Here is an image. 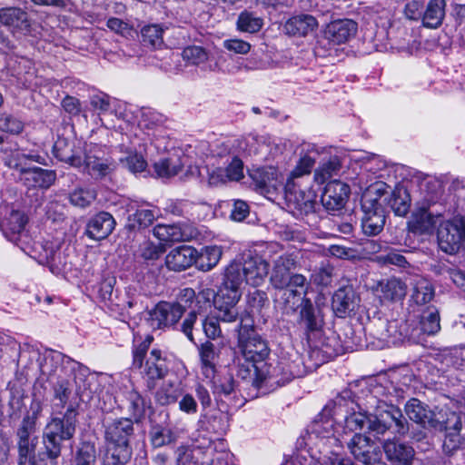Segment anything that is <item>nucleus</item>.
I'll list each match as a JSON object with an SVG mask.
<instances>
[{
	"mask_svg": "<svg viewBox=\"0 0 465 465\" xmlns=\"http://www.w3.org/2000/svg\"><path fill=\"white\" fill-rule=\"evenodd\" d=\"M344 430L350 431L366 430L373 436H383L386 432L398 437H406L410 423L401 410L384 401H379L371 413L364 411L358 406L344 420Z\"/></svg>",
	"mask_w": 465,
	"mask_h": 465,
	"instance_id": "nucleus-1",
	"label": "nucleus"
},
{
	"mask_svg": "<svg viewBox=\"0 0 465 465\" xmlns=\"http://www.w3.org/2000/svg\"><path fill=\"white\" fill-rule=\"evenodd\" d=\"M134 422L130 418H119L104 425V440L108 454L104 465H125L132 458L130 444L134 436Z\"/></svg>",
	"mask_w": 465,
	"mask_h": 465,
	"instance_id": "nucleus-2",
	"label": "nucleus"
},
{
	"mask_svg": "<svg viewBox=\"0 0 465 465\" xmlns=\"http://www.w3.org/2000/svg\"><path fill=\"white\" fill-rule=\"evenodd\" d=\"M77 411L69 406L63 418H53L45 426L43 433L44 451L40 454L50 460L61 456L62 442L71 440L76 430Z\"/></svg>",
	"mask_w": 465,
	"mask_h": 465,
	"instance_id": "nucleus-3",
	"label": "nucleus"
},
{
	"mask_svg": "<svg viewBox=\"0 0 465 465\" xmlns=\"http://www.w3.org/2000/svg\"><path fill=\"white\" fill-rule=\"evenodd\" d=\"M153 340V336L147 335L144 340L137 343L138 341L135 336L133 348V366L138 369L143 368L142 374L147 380L149 389H153L155 381L163 379L169 371L166 358L163 356L162 351L158 349H153L149 356L146 357L145 363L143 364Z\"/></svg>",
	"mask_w": 465,
	"mask_h": 465,
	"instance_id": "nucleus-4",
	"label": "nucleus"
},
{
	"mask_svg": "<svg viewBox=\"0 0 465 465\" xmlns=\"http://www.w3.org/2000/svg\"><path fill=\"white\" fill-rule=\"evenodd\" d=\"M238 331V348L244 361H251L260 366V375H265L267 369L272 370L273 367L266 362L270 354V348L266 340H264L254 330L252 322L243 323L242 320L237 325Z\"/></svg>",
	"mask_w": 465,
	"mask_h": 465,
	"instance_id": "nucleus-5",
	"label": "nucleus"
},
{
	"mask_svg": "<svg viewBox=\"0 0 465 465\" xmlns=\"http://www.w3.org/2000/svg\"><path fill=\"white\" fill-rule=\"evenodd\" d=\"M387 188L385 183L377 184L361 197V228L368 236L378 235L385 225V212L380 200L388 193Z\"/></svg>",
	"mask_w": 465,
	"mask_h": 465,
	"instance_id": "nucleus-6",
	"label": "nucleus"
},
{
	"mask_svg": "<svg viewBox=\"0 0 465 465\" xmlns=\"http://www.w3.org/2000/svg\"><path fill=\"white\" fill-rule=\"evenodd\" d=\"M27 215L20 210L7 207L0 221V230L4 236L24 252L33 256L35 242L26 230Z\"/></svg>",
	"mask_w": 465,
	"mask_h": 465,
	"instance_id": "nucleus-7",
	"label": "nucleus"
},
{
	"mask_svg": "<svg viewBox=\"0 0 465 465\" xmlns=\"http://www.w3.org/2000/svg\"><path fill=\"white\" fill-rule=\"evenodd\" d=\"M296 267L295 259L292 255L279 256L273 262L270 275V282L274 289L292 286L304 289L307 279L300 273H292Z\"/></svg>",
	"mask_w": 465,
	"mask_h": 465,
	"instance_id": "nucleus-8",
	"label": "nucleus"
},
{
	"mask_svg": "<svg viewBox=\"0 0 465 465\" xmlns=\"http://www.w3.org/2000/svg\"><path fill=\"white\" fill-rule=\"evenodd\" d=\"M437 238L441 251L448 254L457 253L465 242V217L456 215L442 223Z\"/></svg>",
	"mask_w": 465,
	"mask_h": 465,
	"instance_id": "nucleus-9",
	"label": "nucleus"
},
{
	"mask_svg": "<svg viewBox=\"0 0 465 465\" xmlns=\"http://www.w3.org/2000/svg\"><path fill=\"white\" fill-rule=\"evenodd\" d=\"M212 391L221 411L228 412L232 408L242 405L238 384L231 372H226L218 379H213Z\"/></svg>",
	"mask_w": 465,
	"mask_h": 465,
	"instance_id": "nucleus-10",
	"label": "nucleus"
},
{
	"mask_svg": "<svg viewBox=\"0 0 465 465\" xmlns=\"http://www.w3.org/2000/svg\"><path fill=\"white\" fill-rule=\"evenodd\" d=\"M95 179L104 178L116 169V163L107 155L103 146L89 144L84 149L83 166Z\"/></svg>",
	"mask_w": 465,
	"mask_h": 465,
	"instance_id": "nucleus-11",
	"label": "nucleus"
},
{
	"mask_svg": "<svg viewBox=\"0 0 465 465\" xmlns=\"http://www.w3.org/2000/svg\"><path fill=\"white\" fill-rule=\"evenodd\" d=\"M341 446L346 445L353 458L362 465H371L381 457V450L376 443L365 434L355 432L351 438L341 437Z\"/></svg>",
	"mask_w": 465,
	"mask_h": 465,
	"instance_id": "nucleus-12",
	"label": "nucleus"
},
{
	"mask_svg": "<svg viewBox=\"0 0 465 465\" xmlns=\"http://www.w3.org/2000/svg\"><path fill=\"white\" fill-rule=\"evenodd\" d=\"M77 367H79V362L55 351L45 353L43 361L39 363L41 374L46 377L48 381L63 378V376H71Z\"/></svg>",
	"mask_w": 465,
	"mask_h": 465,
	"instance_id": "nucleus-13",
	"label": "nucleus"
},
{
	"mask_svg": "<svg viewBox=\"0 0 465 465\" xmlns=\"http://www.w3.org/2000/svg\"><path fill=\"white\" fill-rule=\"evenodd\" d=\"M241 292L236 288H230L223 284L216 295L213 303L219 312V319L224 322H233L238 319L236 304L240 301Z\"/></svg>",
	"mask_w": 465,
	"mask_h": 465,
	"instance_id": "nucleus-14",
	"label": "nucleus"
},
{
	"mask_svg": "<svg viewBox=\"0 0 465 465\" xmlns=\"http://www.w3.org/2000/svg\"><path fill=\"white\" fill-rule=\"evenodd\" d=\"M260 369L257 363L251 361H244L242 357H238L236 360L237 377L243 381H251L253 387L260 389L263 386H272L275 383H279V381L275 380L276 368L272 370L267 369V373L262 376L260 375Z\"/></svg>",
	"mask_w": 465,
	"mask_h": 465,
	"instance_id": "nucleus-15",
	"label": "nucleus"
},
{
	"mask_svg": "<svg viewBox=\"0 0 465 465\" xmlns=\"http://www.w3.org/2000/svg\"><path fill=\"white\" fill-rule=\"evenodd\" d=\"M409 419L424 429H440V411H432L429 406L416 398L410 399L404 406Z\"/></svg>",
	"mask_w": 465,
	"mask_h": 465,
	"instance_id": "nucleus-16",
	"label": "nucleus"
},
{
	"mask_svg": "<svg viewBox=\"0 0 465 465\" xmlns=\"http://www.w3.org/2000/svg\"><path fill=\"white\" fill-rule=\"evenodd\" d=\"M185 312V308L178 302H160L150 312L153 328L163 329L176 324Z\"/></svg>",
	"mask_w": 465,
	"mask_h": 465,
	"instance_id": "nucleus-17",
	"label": "nucleus"
},
{
	"mask_svg": "<svg viewBox=\"0 0 465 465\" xmlns=\"http://www.w3.org/2000/svg\"><path fill=\"white\" fill-rule=\"evenodd\" d=\"M153 235L162 242H188L196 239L199 231L192 223H178L157 224L153 227Z\"/></svg>",
	"mask_w": 465,
	"mask_h": 465,
	"instance_id": "nucleus-18",
	"label": "nucleus"
},
{
	"mask_svg": "<svg viewBox=\"0 0 465 465\" xmlns=\"http://www.w3.org/2000/svg\"><path fill=\"white\" fill-rule=\"evenodd\" d=\"M286 199L289 202V206L292 208L294 214L301 219L313 215L316 201L312 197V194L305 193L299 188H296L292 180H288L285 184Z\"/></svg>",
	"mask_w": 465,
	"mask_h": 465,
	"instance_id": "nucleus-19",
	"label": "nucleus"
},
{
	"mask_svg": "<svg viewBox=\"0 0 465 465\" xmlns=\"http://www.w3.org/2000/svg\"><path fill=\"white\" fill-rule=\"evenodd\" d=\"M382 449L391 465H411L414 460L415 450L412 446L396 439L385 440Z\"/></svg>",
	"mask_w": 465,
	"mask_h": 465,
	"instance_id": "nucleus-20",
	"label": "nucleus"
},
{
	"mask_svg": "<svg viewBox=\"0 0 465 465\" xmlns=\"http://www.w3.org/2000/svg\"><path fill=\"white\" fill-rule=\"evenodd\" d=\"M350 194V187L338 180L328 183L322 194L321 201L328 210L341 209Z\"/></svg>",
	"mask_w": 465,
	"mask_h": 465,
	"instance_id": "nucleus-21",
	"label": "nucleus"
},
{
	"mask_svg": "<svg viewBox=\"0 0 465 465\" xmlns=\"http://www.w3.org/2000/svg\"><path fill=\"white\" fill-rule=\"evenodd\" d=\"M53 153L59 161L66 163L74 168H81L83 166V149L80 146V143L76 145L74 141L59 137L54 144Z\"/></svg>",
	"mask_w": 465,
	"mask_h": 465,
	"instance_id": "nucleus-22",
	"label": "nucleus"
},
{
	"mask_svg": "<svg viewBox=\"0 0 465 465\" xmlns=\"http://www.w3.org/2000/svg\"><path fill=\"white\" fill-rule=\"evenodd\" d=\"M331 416V409L326 406L322 413L320 419L315 420L310 426V437H314L320 440H323L326 445H333L336 442L340 443L341 439L334 436L333 432V420L330 418Z\"/></svg>",
	"mask_w": 465,
	"mask_h": 465,
	"instance_id": "nucleus-23",
	"label": "nucleus"
},
{
	"mask_svg": "<svg viewBox=\"0 0 465 465\" xmlns=\"http://www.w3.org/2000/svg\"><path fill=\"white\" fill-rule=\"evenodd\" d=\"M359 302L354 289L351 285L340 287L332 295L331 308L336 316L340 318L346 317L353 312Z\"/></svg>",
	"mask_w": 465,
	"mask_h": 465,
	"instance_id": "nucleus-24",
	"label": "nucleus"
},
{
	"mask_svg": "<svg viewBox=\"0 0 465 465\" xmlns=\"http://www.w3.org/2000/svg\"><path fill=\"white\" fill-rule=\"evenodd\" d=\"M196 249L189 245H181L172 249L165 257L167 268L174 272H183L194 264Z\"/></svg>",
	"mask_w": 465,
	"mask_h": 465,
	"instance_id": "nucleus-25",
	"label": "nucleus"
},
{
	"mask_svg": "<svg viewBox=\"0 0 465 465\" xmlns=\"http://www.w3.org/2000/svg\"><path fill=\"white\" fill-rule=\"evenodd\" d=\"M358 25L351 19H337L331 21L325 29V36L334 44H343L353 37Z\"/></svg>",
	"mask_w": 465,
	"mask_h": 465,
	"instance_id": "nucleus-26",
	"label": "nucleus"
},
{
	"mask_svg": "<svg viewBox=\"0 0 465 465\" xmlns=\"http://www.w3.org/2000/svg\"><path fill=\"white\" fill-rule=\"evenodd\" d=\"M250 176L255 190L262 194L274 193L282 185L277 170L273 167L256 169Z\"/></svg>",
	"mask_w": 465,
	"mask_h": 465,
	"instance_id": "nucleus-27",
	"label": "nucleus"
},
{
	"mask_svg": "<svg viewBox=\"0 0 465 465\" xmlns=\"http://www.w3.org/2000/svg\"><path fill=\"white\" fill-rule=\"evenodd\" d=\"M318 25V21L313 15L300 14L289 18L285 22L283 29L289 35L301 37L315 31Z\"/></svg>",
	"mask_w": 465,
	"mask_h": 465,
	"instance_id": "nucleus-28",
	"label": "nucleus"
},
{
	"mask_svg": "<svg viewBox=\"0 0 465 465\" xmlns=\"http://www.w3.org/2000/svg\"><path fill=\"white\" fill-rule=\"evenodd\" d=\"M114 226L113 215L107 212H101L88 222L87 235L94 240H103L112 233Z\"/></svg>",
	"mask_w": 465,
	"mask_h": 465,
	"instance_id": "nucleus-29",
	"label": "nucleus"
},
{
	"mask_svg": "<svg viewBox=\"0 0 465 465\" xmlns=\"http://www.w3.org/2000/svg\"><path fill=\"white\" fill-rule=\"evenodd\" d=\"M242 262L246 274V283L252 286L262 284L269 273V263L260 256H250L244 259Z\"/></svg>",
	"mask_w": 465,
	"mask_h": 465,
	"instance_id": "nucleus-30",
	"label": "nucleus"
},
{
	"mask_svg": "<svg viewBox=\"0 0 465 465\" xmlns=\"http://www.w3.org/2000/svg\"><path fill=\"white\" fill-rule=\"evenodd\" d=\"M0 24L17 31L30 28L28 14L24 9L15 6L0 8Z\"/></svg>",
	"mask_w": 465,
	"mask_h": 465,
	"instance_id": "nucleus-31",
	"label": "nucleus"
},
{
	"mask_svg": "<svg viewBox=\"0 0 465 465\" xmlns=\"http://www.w3.org/2000/svg\"><path fill=\"white\" fill-rule=\"evenodd\" d=\"M20 179L27 186L47 189L54 183L56 173L52 170L29 166L27 170H24Z\"/></svg>",
	"mask_w": 465,
	"mask_h": 465,
	"instance_id": "nucleus-32",
	"label": "nucleus"
},
{
	"mask_svg": "<svg viewBox=\"0 0 465 465\" xmlns=\"http://www.w3.org/2000/svg\"><path fill=\"white\" fill-rule=\"evenodd\" d=\"M202 374L208 380H213L216 373V361L219 352L211 341H205L199 348Z\"/></svg>",
	"mask_w": 465,
	"mask_h": 465,
	"instance_id": "nucleus-33",
	"label": "nucleus"
},
{
	"mask_svg": "<svg viewBox=\"0 0 465 465\" xmlns=\"http://www.w3.org/2000/svg\"><path fill=\"white\" fill-rule=\"evenodd\" d=\"M445 0H430L422 13V24L428 28H438L445 17Z\"/></svg>",
	"mask_w": 465,
	"mask_h": 465,
	"instance_id": "nucleus-34",
	"label": "nucleus"
},
{
	"mask_svg": "<svg viewBox=\"0 0 465 465\" xmlns=\"http://www.w3.org/2000/svg\"><path fill=\"white\" fill-rule=\"evenodd\" d=\"M307 286L304 289L288 286L277 289L279 292L276 293V299H279L284 305L286 311L294 312L299 306L302 305V301L308 300L305 298Z\"/></svg>",
	"mask_w": 465,
	"mask_h": 465,
	"instance_id": "nucleus-35",
	"label": "nucleus"
},
{
	"mask_svg": "<svg viewBox=\"0 0 465 465\" xmlns=\"http://www.w3.org/2000/svg\"><path fill=\"white\" fill-rule=\"evenodd\" d=\"M223 255L221 247L205 246L200 252L196 250L194 264L196 268L203 272H209L214 268L220 262Z\"/></svg>",
	"mask_w": 465,
	"mask_h": 465,
	"instance_id": "nucleus-36",
	"label": "nucleus"
},
{
	"mask_svg": "<svg viewBox=\"0 0 465 465\" xmlns=\"http://www.w3.org/2000/svg\"><path fill=\"white\" fill-rule=\"evenodd\" d=\"M379 292L384 300L396 302L402 300L407 292V285L398 278H390L379 282Z\"/></svg>",
	"mask_w": 465,
	"mask_h": 465,
	"instance_id": "nucleus-37",
	"label": "nucleus"
},
{
	"mask_svg": "<svg viewBox=\"0 0 465 465\" xmlns=\"http://www.w3.org/2000/svg\"><path fill=\"white\" fill-rule=\"evenodd\" d=\"M127 210L128 212H134L128 216V227L132 230L150 226L156 216L153 210L139 208L134 203L128 204Z\"/></svg>",
	"mask_w": 465,
	"mask_h": 465,
	"instance_id": "nucleus-38",
	"label": "nucleus"
},
{
	"mask_svg": "<svg viewBox=\"0 0 465 465\" xmlns=\"http://www.w3.org/2000/svg\"><path fill=\"white\" fill-rule=\"evenodd\" d=\"M97 452L94 443L83 441L73 453L70 465H96Z\"/></svg>",
	"mask_w": 465,
	"mask_h": 465,
	"instance_id": "nucleus-39",
	"label": "nucleus"
},
{
	"mask_svg": "<svg viewBox=\"0 0 465 465\" xmlns=\"http://www.w3.org/2000/svg\"><path fill=\"white\" fill-rule=\"evenodd\" d=\"M236 29L242 33L255 34L263 26V19L247 9L242 11L236 20Z\"/></svg>",
	"mask_w": 465,
	"mask_h": 465,
	"instance_id": "nucleus-40",
	"label": "nucleus"
},
{
	"mask_svg": "<svg viewBox=\"0 0 465 465\" xmlns=\"http://www.w3.org/2000/svg\"><path fill=\"white\" fill-rule=\"evenodd\" d=\"M435 223V217L426 208H420L413 213L410 228L413 232L422 234L430 232Z\"/></svg>",
	"mask_w": 465,
	"mask_h": 465,
	"instance_id": "nucleus-41",
	"label": "nucleus"
},
{
	"mask_svg": "<svg viewBox=\"0 0 465 465\" xmlns=\"http://www.w3.org/2000/svg\"><path fill=\"white\" fill-rule=\"evenodd\" d=\"M341 168V162L339 156H331L327 161L321 163L314 172V181L322 184L331 177L337 175Z\"/></svg>",
	"mask_w": 465,
	"mask_h": 465,
	"instance_id": "nucleus-42",
	"label": "nucleus"
},
{
	"mask_svg": "<svg viewBox=\"0 0 465 465\" xmlns=\"http://www.w3.org/2000/svg\"><path fill=\"white\" fill-rule=\"evenodd\" d=\"M149 437L153 448H162L169 445L177 439L176 434L172 429L158 424L152 426Z\"/></svg>",
	"mask_w": 465,
	"mask_h": 465,
	"instance_id": "nucleus-43",
	"label": "nucleus"
},
{
	"mask_svg": "<svg viewBox=\"0 0 465 465\" xmlns=\"http://www.w3.org/2000/svg\"><path fill=\"white\" fill-rule=\"evenodd\" d=\"M246 282V274L242 262H232L230 263L224 272L223 284L240 290L242 283Z\"/></svg>",
	"mask_w": 465,
	"mask_h": 465,
	"instance_id": "nucleus-44",
	"label": "nucleus"
},
{
	"mask_svg": "<svg viewBox=\"0 0 465 465\" xmlns=\"http://www.w3.org/2000/svg\"><path fill=\"white\" fill-rule=\"evenodd\" d=\"M0 152L4 154L3 160L5 164L19 172L21 176L24 170H27L29 167L27 166L25 153L20 150L3 147Z\"/></svg>",
	"mask_w": 465,
	"mask_h": 465,
	"instance_id": "nucleus-45",
	"label": "nucleus"
},
{
	"mask_svg": "<svg viewBox=\"0 0 465 465\" xmlns=\"http://www.w3.org/2000/svg\"><path fill=\"white\" fill-rule=\"evenodd\" d=\"M127 410L132 418L138 421L143 417L146 409V401L143 396L135 390L132 389L125 392Z\"/></svg>",
	"mask_w": 465,
	"mask_h": 465,
	"instance_id": "nucleus-46",
	"label": "nucleus"
},
{
	"mask_svg": "<svg viewBox=\"0 0 465 465\" xmlns=\"http://www.w3.org/2000/svg\"><path fill=\"white\" fill-rule=\"evenodd\" d=\"M383 201H387L388 205L398 216H405L410 210L411 201L406 191H393L390 198L385 197Z\"/></svg>",
	"mask_w": 465,
	"mask_h": 465,
	"instance_id": "nucleus-47",
	"label": "nucleus"
},
{
	"mask_svg": "<svg viewBox=\"0 0 465 465\" xmlns=\"http://www.w3.org/2000/svg\"><path fill=\"white\" fill-rule=\"evenodd\" d=\"M79 371L74 373V381L75 384V393L80 401H85L92 399L93 389L91 379L86 376V369H83L79 364Z\"/></svg>",
	"mask_w": 465,
	"mask_h": 465,
	"instance_id": "nucleus-48",
	"label": "nucleus"
},
{
	"mask_svg": "<svg viewBox=\"0 0 465 465\" xmlns=\"http://www.w3.org/2000/svg\"><path fill=\"white\" fill-rule=\"evenodd\" d=\"M163 29L159 25H144L141 29V41L145 46L160 47L163 44Z\"/></svg>",
	"mask_w": 465,
	"mask_h": 465,
	"instance_id": "nucleus-49",
	"label": "nucleus"
},
{
	"mask_svg": "<svg viewBox=\"0 0 465 465\" xmlns=\"http://www.w3.org/2000/svg\"><path fill=\"white\" fill-rule=\"evenodd\" d=\"M335 345H338L336 339L328 338L321 348H314L310 351V357L318 359L319 364L328 361L340 354V350Z\"/></svg>",
	"mask_w": 465,
	"mask_h": 465,
	"instance_id": "nucleus-50",
	"label": "nucleus"
},
{
	"mask_svg": "<svg viewBox=\"0 0 465 465\" xmlns=\"http://www.w3.org/2000/svg\"><path fill=\"white\" fill-rule=\"evenodd\" d=\"M69 377L63 376L50 381L53 384L54 398L60 401L62 407L65 406L73 393V382Z\"/></svg>",
	"mask_w": 465,
	"mask_h": 465,
	"instance_id": "nucleus-51",
	"label": "nucleus"
},
{
	"mask_svg": "<svg viewBox=\"0 0 465 465\" xmlns=\"http://www.w3.org/2000/svg\"><path fill=\"white\" fill-rule=\"evenodd\" d=\"M96 198V192L90 187H77L69 194L70 203L80 208L89 206Z\"/></svg>",
	"mask_w": 465,
	"mask_h": 465,
	"instance_id": "nucleus-52",
	"label": "nucleus"
},
{
	"mask_svg": "<svg viewBox=\"0 0 465 465\" xmlns=\"http://www.w3.org/2000/svg\"><path fill=\"white\" fill-rule=\"evenodd\" d=\"M181 390L172 382H165L155 393V401L160 405L165 406L177 401L181 396Z\"/></svg>",
	"mask_w": 465,
	"mask_h": 465,
	"instance_id": "nucleus-53",
	"label": "nucleus"
},
{
	"mask_svg": "<svg viewBox=\"0 0 465 465\" xmlns=\"http://www.w3.org/2000/svg\"><path fill=\"white\" fill-rule=\"evenodd\" d=\"M8 391L10 393L8 406L14 413L20 412L24 407L25 391L23 386L17 382H9Z\"/></svg>",
	"mask_w": 465,
	"mask_h": 465,
	"instance_id": "nucleus-54",
	"label": "nucleus"
},
{
	"mask_svg": "<svg viewBox=\"0 0 465 465\" xmlns=\"http://www.w3.org/2000/svg\"><path fill=\"white\" fill-rule=\"evenodd\" d=\"M420 324L424 333L429 335L437 333L440 329L438 311L433 309L424 312L421 315Z\"/></svg>",
	"mask_w": 465,
	"mask_h": 465,
	"instance_id": "nucleus-55",
	"label": "nucleus"
},
{
	"mask_svg": "<svg viewBox=\"0 0 465 465\" xmlns=\"http://www.w3.org/2000/svg\"><path fill=\"white\" fill-rule=\"evenodd\" d=\"M246 304L250 313H260L268 304L266 292L256 289L250 291L246 295Z\"/></svg>",
	"mask_w": 465,
	"mask_h": 465,
	"instance_id": "nucleus-56",
	"label": "nucleus"
},
{
	"mask_svg": "<svg viewBox=\"0 0 465 465\" xmlns=\"http://www.w3.org/2000/svg\"><path fill=\"white\" fill-rule=\"evenodd\" d=\"M182 56L189 64L200 65L208 60L206 50L198 45H190L182 52Z\"/></svg>",
	"mask_w": 465,
	"mask_h": 465,
	"instance_id": "nucleus-57",
	"label": "nucleus"
},
{
	"mask_svg": "<svg viewBox=\"0 0 465 465\" xmlns=\"http://www.w3.org/2000/svg\"><path fill=\"white\" fill-rule=\"evenodd\" d=\"M375 261L382 266L396 265L398 267L405 268L409 264L405 256L394 249H389L386 252L376 256Z\"/></svg>",
	"mask_w": 465,
	"mask_h": 465,
	"instance_id": "nucleus-58",
	"label": "nucleus"
},
{
	"mask_svg": "<svg viewBox=\"0 0 465 465\" xmlns=\"http://www.w3.org/2000/svg\"><path fill=\"white\" fill-rule=\"evenodd\" d=\"M435 292L431 283L426 281L419 282L414 289L412 299L417 304H426L434 297Z\"/></svg>",
	"mask_w": 465,
	"mask_h": 465,
	"instance_id": "nucleus-59",
	"label": "nucleus"
},
{
	"mask_svg": "<svg viewBox=\"0 0 465 465\" xmlns=\"http://www.w3.org/2000/svg\"><path fill=\"white\" fill-rule=\"evenodd\" d=\"M440 421L441 423V428L435 429L436 430L460 433L462 429V418L460 414L452 411L447 415L446 419H444V415L440 411Z\"/></svg>",
	"mask_w": 465,
	"mask_h": 465,
	"instance_id": "nucleus-60",
	"label": "nucleus"
},
{
	"mask_svg": "<svg viewBox=\"0 0 465 465\" xmlns=\"http://www.w3.org/2000/svg\"><path fill=\"white\" fill-rule=\"evenodd\" d=\"M0 130L11 134H19L24 130V123L11 114H0Z\"/></svg>",
	"mask_w": 465,
	"mask_h": 465,
	"instance_id": "nucleus-61",
	"label": "nucleus"
},
{
	"mask_svg": "<svg viewBox=\"0 0 465 465\" xmlns=\"http://www.w3.org/2000/svg\"><path fill=\"white\" fill-rule=\"evenodd\" d=\"M464 438L458 432H446L442 443V451L446 456L451 457L460 448Z\"/></svg>",
	"mask_w": 465,
	"mask_h": 465,
	"instance_id": "nucleus-62",
	"label": "nucleus"
},
{
	"mask_svg": "<svg viewBox=\"0 0 465 465\" xmlns=\"http://www.w3.org/2000/svg\"><path fill=\"white\" fill-rule=\"evenodd\" d=\"M154 171L159 177H172L181 170V166L173 163L172 159H161L153 164Z\"/></svg>",
	"mask_w": 465,
	"mask_h": 465,
	"instance_id": "nucleus-63",
	"label": "nucleus"
},
{
	"mask_svg": "<svg viewBox=\"0 0 465 465\" xmlns=\"http://www.w3.org/2000/svg\"><path fill=\"white\" fill-rule=\"evenodd\" d=\"M333 277V267L326 264L322 265L312 274V281L314 284L328 286L331 283Z\"/></svg>",
	"mask_w": 465,
	"mask_h": 465,
	"instance_id": "nucleus-64",
	"label": "nucleus"
}]
</instances>
